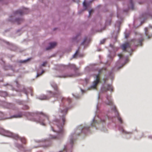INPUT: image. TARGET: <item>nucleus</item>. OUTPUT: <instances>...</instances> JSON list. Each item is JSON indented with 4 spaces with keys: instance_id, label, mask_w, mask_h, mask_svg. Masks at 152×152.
<instances>
[{
    "instance_id": "1",
    "label": "nucleus",
    "mask_w": 152,
    "mask_h": 152,
    "mask_svg": "<svg viewBox=\"0 0 152 152\" xmlns=\"http://www.w3.org/2000/svg\"><path fill=\"white\" fill-rule=\"evenodd\" d=\"M67 110V109L66 108L65 109H60L59 111V116L62 117V123L60 124L59 122H57L56 126L55 127H53L51 126L52 131L57 133V136L59 137L62 136L64 134V132L62 127L65 122L64 116L66 113ZM54 122H56L55 121Z\"/></svg>"
},
{
    "instance_id": "2",
    "label": "nucleus",
    "mask_w": 152,
    "mask_h": 152,
    "mask_svg": "<svg viewBox=\"0 0 152 152\" xmlns=\"http://www.w3.org/2000/svg\"><path fill=\"white\" fill-rule=\"evenodd\" d=\"M39 118L33 119L32 120L34 121L37 123H39L42 125H45L46 122L48 121V117L46 115L42 114L39 117Z\"/></svg>"
},
{
    "instance_id": "3",
    "label": "nucleus",
    "mask_w": 152,
    "mask_h": 152,
    "mask_svg": "<svg viewBox=\"0 0 152 152\" xmlns=\"http://www.w3.org/2000/svg\"><path fill=\"white\" fill-rule=\"evenodd\" d=\"M0 134L6 136L12 137L15 139H17V138H18V135H14V134L10 132L5 130L3 129H0Z\"/></svg>"
},
{
    "instance_id": "4",
    "label": "nucleus",
    "mask_w": 152,
    "mask_h": 152,
    "mask_svg": "<svg viewBox=\"0 0 152 152\" xmlns=\"http://www.w3.org/2000/svg\"><path fill=\"white\" fill-rule=\"evenodd\" d=\"M100 82L99 79L98 75H95V79L92 82V84L90 86V88L94 89H96L97 85Z\"/></svg>"
},
{
    "instance_id": "5",
    "label": "nucleus",
    "mask_w": 152,
    "mask_h": 152,
    "mask_svg": "<svg viewBox=\"0 0 152 152\" xmlns=\"http://www.w3.org/2000/svg\"><path fill=\"white\" fill-rule=\"evenodd\" d=\"M88 126H85L83 128L81 126H79L76 129L75 131V134H79L84 129H88Z\"/></svg>"
},
{
    "instance_id": "6",
    "label": "nucleus",
    "mask_w": 152,
    "mask_h": 152,
    "mask_svg": "<svg viewBox=\"0 0 152 152\" xmlns=\"http://www.w3.org/2000/svg\"><path fill=\"white\" fill-rule=\"evenodd\" d=\"M145 28V34L146 36H148V38H150L152 36V28Z\"/></svg>"
},
{
    "instance_id": "7",
    "label": "nucleus",
    "mask_w": 152,
    "mask_h": 152,
    "mask_svg": "<svg viewBox=\"0 0 152 152\" xmlns=\"http://www.w3.org/2000/svg\"><path fill=\"white\" fill-rule=\"evenodd\" d=\"M51 86L56 91L54 93H52L51 91H49L48 92L50 93V94L52 96H55L56 95H58L59 94V93L57 91V88L56 85L55 84L53 83V84H51Z\"/></svg>"
},
{
    "instance_id": "8",
    "label": "nucleus",
    "mask_w": 152,
    "mask_h": 152,
    "mask_svg": "<svg viewBox=\"0 0 152 152\" xmlns=\"http://www.w3.org/2000/svg\"><path fill=\"white\" fill-rule=\"evenodd\" d=\"M101 90L102 91H106L107 90L110 91H111L113 90V89L110 85H108L105 88L102 87L101 88Z\"/></svg>"
},
{
    "instance_id": "9",
    "label": "nucleus",
    "mask_w": 152,
    "mask_h": 152,
    "mask_svg": "<svg viewBox=\"0 0 152 152\" xmlns=\"http://www.w3.org/2000/svg\"><path fill=\"white\" fill-rule=\"evenodd\" d=\"M28 10V9L26 8H24L23 9V12L21 10H18L15 11L14 13V15H22L24 12H25L24 11L25 10Z\"/></svg>"
},
{
    "instance_id": "10",
    "label": "nucleus",
    "mask_w": 152,
    "mask_h": 152,
    "mask_svg": "<svg viewBox=\"0 0 152 152\" xmlns=\"http://www.w3.org/2000/svg\"><path fill=\"white\" fill-rule=\"evenodd\" d=\"M49 44L50 46L46 48V50H48L54 48L56 46V42H50Z\"/></svg>"
},
{
    "instance_id": "11",
    "label": "nucleus",
    "mask_w": 152,
    "mask_h": 152,
    "mask_svg": "<svg viewBox=\"0 0 152 152\" xmlns=\"http://www.w3.org/2000/svg\"><path fill=\"white\" fill-rule=\"evenodd\" d=\"M130 45L128 42H126L122 44V48L124 50H125L126 48L130 47Z\"/></svg>"
},
{
    "instance_id": "12",
    "label": "nucleus",
    "mask_w": 152,
    "mask_h": 152,
    "mask_svg": "<svg viewBox=\"0 0 152 152\" xmlns=\"http://www.w3.org/2000/svg\"><path fill=\"white\" fill-rule=\"evenodd\" d=\"M106 98L108 100V102H106L105 103L107 104L110 105L112 104L111 97L110 96H107Z\"/></svg>"
},
{
    "instance_id": "13",
    "label": "nucleus",
    "mask_w": 152,
    "mask_h": 152,
    "mask_svg": "<svg viewBox=\"0 0 152 152\" xmlns=\"http://www.w3.org/2000/svg\"><path fill=\"white\" fill-rule=\"evenodd\" d=\"M113 110L114 112L115 115L116 116H118V120L121 123L122 122V120L121 118L119 117L118 116V113L117 111L115 109V106H114L113 107Z\"/></svg>"
},
{
    "instance_id": "14",
    "label": "nucleus",
    "mask_w": 152,
    "mask_h": 152,
    "mask_svg": "<svg viewBox=\"0 0 152 152\" xmlns=\"http://www.w3.org/2000/svg\"><path fill=\"white\" fill-rule=\"evenodd\" d=\"M110 45L111 49V52H113L115 53L118 49V48L115 47V46L113 45H111V44H110Z\"/></svg>"
},
{
    "instance_id": "15",
    "label": "nucleus",
    "mask_w": 152,
    "mask_h": 152,
    "mask_svg": "<svg viewBox=\"0 0 152 152\" xmlns=\"http://www.w3.org/2000/svg\"><path fill=\"white\" fill-rule=\"evenodd\" d=\"M136 37V38H138V39L137 40V41L139 42V43H140L142 40V38L141 35L140 34L137 35Z\"/></svg>"
},
{
    "instance_id": "16",
    "label": "nucleus",
    "mask_w": 152,
    "mask_h": 152,
    "mask_svg": "<svg viewBox=\"0 0 152 152\" xmlns=\"http://www.w3.org/2000/svg\"><path fill=\"white\" fill-rule=\"evenodd\" d=\"M38 98L41 100H45L48 99V98L44 95H42L38 97Z\"/></svg>"
},
{
    "instance_id": "17",
    "label": "nucleus",
    "mask_w": 152,
    "mask_h": 152,
    "mask_svg": "<svg viewBox=\"0 0 152 152\" xmlns=\"http://www.w3.org/2000/svg\"><path fill=\"white\" fill-rule=\"evenodd\" d=\"M83 5L84 7L85 8V9H86L87 7V5L86 3V0H84L83 2Z\"/></svg>"
},
{
    "instance_id": "18",
    "label": "nucleus",
    "mask_w": 152,
    "mask_h": 152,
    "mask_svg": "<svg viewBox=\"0 0 152 152\" xmlns=\"http://www.w3.org/2000/svg\"><path fill=\"white\" fill-rule=\"evenodd\" d=\"M92 122H93V123H92L91 124V125L92 126H94V125H93V124H97L98 123L95 120V118H94L93 119V121H92Z\"/></svg>"
},
{
    "instance_id": "19",
    "label": "nucleus",
    "mask_w": 152,
    "mask_h": 152,
    "mask_svg": "<svg viewBox=\"0 0 152 152\" xmlns=\"http://www.w3.org/2000/svg\"><path fill=\"white\" fill-rule=\"evenodd\" d=\"M21 116H22V115H21L19 114L18 115H13V116H12L11 117H13V118H20V117H21Z\"/></svg>"
},
{
    "instance_id": "20",
    "label": "nucleus",
    "mask_w": 152,
    "mask_h": 152,
    "mask_svg": "<svg viewBox=\"0 0 152 152\" xmlns=\"http://www.w3.org/2000/svg\"><path fill=\"white\" fill-rule=\"evenodd\" d=\"M30 59V58H27V59H25V60H23V61H20V63H25L26 62V61H28V60H29Z\"/></svg>"
},
{
    "instance_id": "21",
    "label": "nucleus",
    "mask_w": 152,
    "mask_h": 152,
    "mask_svg": "<svg viewBox=\"0 0 152 152\" xmlns=\"http://www.w3.org/2000/svg\"><path fill=\"white\" fill-rule=\"evenodd\" d=\"M44 72V71L43 70L42 71V72L41 73H39L38 72V71H37V73L36 75V77H37L39 76H40V75H41Z\"/></svg>"
},
{
    "instance_id": "22",
    "label": "nucleus",
    "mask_w": 152,
    "mask_h": 152,
    "mask_svg": "<svg viewBox=\"0 0 152 152\" xmlns=\"http://www.w3.org/2000/svg\"><path fill=\"white\" fill-rule=\"evenodd\" d=\"M73 134H71L70 136V142L72 143L73 142V139H72V136Z\"/></svg>"
},
{
    "instance_id": "23",
    "label": "nucleus",
    "mask_w": 152,
    "mask_h": 152,
    "mask_svg": "<svg viewBox=\"0 0 152 152\" xmlns=\"http://www.w3.org/2000/svg\"><path fill=\"white\" fill-rule=\"evenodd\" d=\"M118 56L119 59H123V57L122 54H118Z\"/></svg>"
},
{
    "instance_id": "24",
    "label": "nucleus",
    "mask_w": 152,
    "mask_h": 152,
    "mask_svg": "<svg viewBox=\"0 0 152 152\" xmlns=\"http://www.w3.org/2000/svg\"><path fill=\"white\" fill-rule=\"evenodd\" d=\"M46 64V62H44L39 67L41 68L42 66H44Z\"/></svg>"
},
{
    "instance_id": "25",
    "label": "nucleus",
    "mask_w": 152,
    "mask_h": 152,
    "mask_svg": "<svg viewBox=\"0 0 152 152\" xmlns=\"http://www.w3.org/2000/svg\"><path fill=\"white\" fill-rule=\"evenodd\" d=\"M78 52V50H77L73 56V58H75L76 57V55L77 54Z\"/></svg>"
},
{
    "instance_id": "26",
    "label": "nucleus",
    "mask_w": 152,
    "mask_h": 152,
    "mask_svg": "<svg viewBox=\"0 0 152 152\" xmlns=\"http://www.w3.org/2000/svg\"><path fill=\"white\" fill-rule=\"evenodd\" d=\"M105 39H103L102 40L100 41V44H103L105 42Z\"/></svg>"
},
{
    "instance_id": "27",
    "label": "nucleus",
    "mask_w": 152,
    "mask_h": 152,
    "mask_svg": "<svg viewBox=\"0 0 152 152\" xmlns=\"http://www.w3.org/2000/svg\"><path fill=\"white\" fill-rule=\"evenodd\" d=\"M31 115V113H26V117H28V118H29L28 117V116Z\"/></svg>"
},
{
    "instance_id": "28",
    "label": "nucleus",
    "mask_w": 152,
    "mask_h": 152,
    "mask_svg": "<svg viewBox=\"0 0 152 152\" xmlns=\"http://www.w3.org/2000/svg\"><path fill=\"white\" fill-rule=\"evenodd\" d=\"M129 36V34L128 33H125V37L126 38H127Z\"/></svg>"
},
{
    "instance_id": "29",
    "label": "nucleus",
    "mask_w": 152,
    "mask_h": 152,
    "mask_svg": "<svg viewBox=\"0 0 152 152\" xmlns=\"http://www.w3.org/2000/svg\"><path fill=\"white\" fill-rule=\"evenodd\" d=\"M20 140L21 141L23 142V143H25V140L24 138H20Z\"/></svg>"
},
{
    "instance_id": "30",
    "label": "nucleus",
    "mask_w": 152,
    "mask_h": 152,
    "mask_svg": "<svg viewBox=\"0 0 152 152\" xmlns=\"http://www.w3.org/2000/svg\"><path fill=\"white\" fill-rule=\"evenodd\" d=\"M3 96H5L7 95V93L6 92H4L2 93V95Z\"/></svg>"
},
{
    "instance_id": "31",
    "label": "nucleus",
    "mask_w": 152,
    "mask_h": 152,
    "mask_svg": "<svg viewBox=\"0 0 152 152\" xmlns=\"http://www.w3.org/2000/svg\"><path fill=\"white\" fill-rule=\"evenodd\" d=\"M119 130L120 131H121L122 132H125V133L126 132L125 131H124V129L122 128H121Z\"/></svg>"
},
{
    "instance_id": "32",
    "label": "nucleus",
    "mask_w": 152,
    "mask_h": 152,
    "mask_svg": "<svg viewBox=\"0 0 152 152\" xmlns=\"http://www.w3.org/2000/svg\"><path fill=\"white\" fill-rule=\"evenodd\" d=\"M86 38H85L84 39L83 41L82 42L81 44H82V45L83 44H84V42H86Z\"/></svg>"
},
{
    "instance_id": "33",
    "label": "nucleus",
    "mask_w": 152,
    "mask_h": 152,
    "mask_svg": "<svg viewBox=\"0 0 152 152\" xmlns=\"http://www.w3.org/2000/svg\"><path fill=\"white\" fill-rule=\"evenodd\" d=\"M70 65V67H72V68H75V65L74 64H71Z\"/></svg>"
},
{
    "instance_id": "34",
    "label": "nucleus",
    "mask_w": 152,
    "mask_h": 152,
    "mask_svg": "<svg viewBox=\"0 0 152 152\" xmlns=\"http://www.w3.org/2000/svg\"><path fill=\"white\" fill-rule=\"evenodd\" d=\"M130 3L132 4L131 8L132 9H133V4H132V0H131L130 1Z\"/></svg>"
},
{
    "instance_id": "35",
    "label": "nucleus",
    "mask_w": 152,
    "mask_h": 152,
    "mask_svg": "<svg viewBox=\"0 0 152 152\" xmlns=\"http://www.w3.org/2000/svg\"><path fill=\"white\" fill-rule=\"evenodd\" d=\"M91 10H90L89 11V16H90V15H91Z\"/></svg>"
},
{
    "instance_id": "36",
    "label": "nucleus",
    "mask_w": 152,
    "mask_h": 152,
    "mask_svg": "<svg viewBox=\"0 0 152 152\" xmlns=\"http://www.w3.org/2000/svg\"><path fill=\"white\" fill-rule=\"evenodd\" d=\"M77 36L76 37H75V38H73V40H76V39H77Z\"/></svg>"
},
{
    "instance_id": "37",
    "label": "nucleus",
    "mask_w": 152,
    "mask_h": 152,
    "mask_svg": "<svg viewBox=\"0 0 152 152\" xmlns=\"http://www.w3.org/2000/svg\"><path fill=\"white\" fill-rule=\"evenodd\" d=\"M52 138H53V139H55L56 138V137L55 136H53V137Z\"/></svg>"
},
{
    "instance_id": "38",
    "label": "nucleus",
    "mask_w": 152,
    "mask_h": 152,
    "mask_svg": "<svg viewBox=\"0 0 152 152\" xmlns=\"http://www.w3.org/2000/svg\"><path fill=\"white\" fill-rule=\"evenodd\" d=\"M108 57H109V58H110V55L109 54V55H108Z\"/></svg>"
},
{
    "instance_id": "39",
    "label": "nucleus",
    "mask_w": 152,
    "mask_h": 152,
    "mask_svg": "<svg viewBox=\"0 0 152 152\" xmlns=\"http://www.w3.org/2000/svg\"><path fill=\"white\" fill-rule=\"evenodd\" d=\"M88 67H86V68H85V69H86V70H87V69H88Z\"/></svg>"
},
{
    "instance_id": "40",
    "label": "nucleus",
    "mask_w": 152,
    "mask_h": 152,
    "mask_svg": "<svg viewBox=\"0 0 152 152\" xmlns=\"http://www.w3.org/2000/svg\"><path fill=\"white\" fill-rule=\"evenodd\" d=\"M81 92H82V93H83V91L82 89H81Z\"/></svg>"
},
{
    "instance_id": "41",
    "label": "nucleus",
    "mask_w": 152,
    "mask_h": 152,
    "mask_svg": "<svg viewBox=\"0 0 152 152\" xmlns=\"http://www.w3.org/2000/svg\"><path fill=\"white\" fill-rule=\"evenodd\" d=\"M98 104H97L96 106V107L97 109H98Z\"/></svg>"
},
{
    "instance_id": "42",
    "label": "nucleus",
    "mask_w": 152,
    "mask_h": 152,
    "mask_svg": "<svg viewBox=\"0 0 152 152\" xmlns=\"http://www.w3.org/2000/svg\"><path fill=\"white\" fill-rule=\"evenodd\" d=\"M99 95L98 96V99H99Z\"/></svg>"
},
{
    "instance_id": "43",
    "label": "nucleus",
    "mask_w": 152,
    "mask_h": 152,
    "mask_svg": "<svg viewBox=\"0 0 152 152\" xmlns=\"http://www.w3.org/2000/svg\"><path fill=\"white\" fill-rule=\"evenodd\" d=\"M25 93L26 94V95H27V93L26 92H25Z\"/></svg>"
},
{
    "instance_id": "44",
    "label": "nucleus",
    "mask_w": 152,
    "mask_h": 152,
    "mask_svg": "<svg viewBox=\"0 0 152 152\" xmlns=\"http://www.w3.org/2000/svg\"><path fill=\"white\" fill-rule=\"evenodd\" d=\"M128 60L127 59H126V60L127 61Z\"/></svg>"
},
{
    "instance_id": "45",
    "label": "nucleus",
    "mask_w": 152,
    "mask_h": 152,
    "mask_svg": "<svg viewBox=\"0 0 152 152\" xmlns=\"http://www.w3.org/2000/svg\"><path fill=\"white\" fill-rule=\"evenodd\" d=\"M16 82V84H17V82Z\"/></svg>"
}]
</instances>
